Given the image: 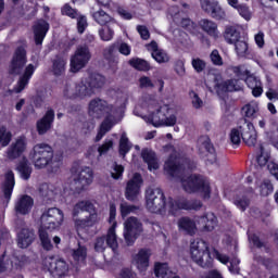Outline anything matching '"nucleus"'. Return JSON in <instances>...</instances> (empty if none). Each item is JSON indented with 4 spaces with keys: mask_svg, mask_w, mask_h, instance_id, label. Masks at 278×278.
<instances>
[{
    "mask_svg": "<svg viewBox=\"0 0 278 278\" xmlns=\"http://www.w3.org/2000/svg\"><path fill=\"white\" fill-rule=\"evenodd\" d=\"M141 110L147 113H140V106L135 109L137 116H142L146 123H150L153 127H175L177 125V106L164 100L155 98H147Z\"/></svg>",
    "mask_w": 278,
    "mask_h": 278,
    "instance_id": "1",
    "label": "nucleus"
},
{
    "mask_svg": "<svg viewBox=\"0 0 278 278\" xmlns=\"http://www.w3.org/2000/svg\"><path fill=\"white\" fill-rule=\"evenodd\" d=\"M201 201H189L187 199L165 200L164 192L160 189H148L146 191V207L152 214H177L179 210H199Z\"/></svg>",
    "mask_w": 278,
    "mask_h": 278,
    "instance_id": "2",
    "label": "nucleus"
},
{
    "mask_svg": "<svg viewBox=\"0 0 278 278\" xmlns=\"http://www.w3.org/2000/svg\"><path fill=\"white\" fill-rule=\"evenodd\" d=\"M125 110V103L121 106L113 108L108 101L96 98L89 102L88 114L91 118H104L102 122L98 135L96 136V142L103 139V136L123 121V112Z\"/></svg>",
    "mask_w": 278,
    "mask_h": 278,
    "instance_id": "3",
    "label": "nucleus"
},
{
    "mask_svg": "<svg viewBox=\"0 0 278 278\" xmlns=\"http://www.w3.org/2000/svg\"><path fill=\"white\" fill-rule=\"evenodd\" d=\"M105 86V77L100 74H93L88 78H83L78 84H66L63 88V96L67 99H86V97H92L99 90Z\"/></svg>",
    "mask_w": 278,
    "mask_h": 278,
    "instance_id": "4",
    "label": "nucleus"
},
{
    "mask_svg": "<svg viewBox=\"0 0 278 278\" xmlns=\"http://www.w3.org/2000/svg\"><path fill=\"white\" fill-rule=\"evenodd\" d=\"M190 255L193 262H195L198 266H202V268L210 266L214 258L218 260L222 264H227L229 262V257H227V255L220 254L218 251L211 249L207 242L203 239H195L191 241Z\"/></svg>",
    "mask_w": 278,
    "mask_h": 278,
    "instance_id": "5",
    "label": "nucleus"
},
{
    "mask_svg": "<svg viewBox=\"0 0 278 278\" xmlns=\"http://www.w3.org/2000/svg\"><path fill=\"white\" fill-rule=\"evenodd\" d=\"M72 218L76 229H90L99 223V215L94 211V205L88 200L76 203L72 210Z\"/></svg>",
    "mask_w": 278,
    "mask_h": 278,
    "instance_id": "6",
    "label": "nucleus"
},
{
    "mask_svg": "<svg viewBox=\"0 0 278 278\" xmlns=\"http://www.w3.org/2000/svg\"><path fill=\"white\" fill-rule=\"evenodd\" d=\"M181 186L185 192L192 194L199 192L204 199H210V180L201 175L192 174L181 178Z\"/></svg>",
    "mask_w": 278,
    "mask_h": 278,
    "instance_id": "7",
    "label": "nucleus"
},
{
    "mask_svg": "<svg viewBox=\"0 0 278 278\" xmlns=\"http://www.w3.org/2000/svg\"><path fill=\"white\" fill-rule=\"evenodd\" d=\"M64 225V212L58 207L46 208L40 216L39 228L58 231Z\"/></svg>",
    "mask_w": 278,
    "mask_h": 278,
    "instance_id": "8",
    "label": "nucleus"
},
{
    "mask_svg": "<svg viewBox=\"0 0 278 278\" xmlns=\"http://www.w3.org/2000/svg\"><path fill=\"white\" fill-rule=\"evenodd\" d=\"M30 159L35 164V168H45L49 166L53 160V148L47 143H37L33 148Z\"/></svg>",
    "mask_w": 278,
    "mask_h": 278,
    "instance_id": "9",
    "label": "nucleus"
},
{
    "mask_svg": "<svg viewBox=\"0 0 278 278\" xmlns=\"http://www.w3.org/2000/svg\"><path fill=\"white\" fill-rule=\"evenodd\" d=\"M94 181V172L90 167H81L74 175V181L71 185V190L76 194H81L85 190H88V186Z\"/></svg>",
    "mask_w": 278,
    "mask_h": 278,
    "instance_id": "10",
    "label": "nucleus"
},
{
    "mask_svg": "<svg viewBox=\"0 0 278 278\" xmlns=\"http://www.w3.org/2000/svg\"><path fill=\"white\" fill-rule=\"evenodd\" d=\"M45 270H49L54 278L66 277L68 275V264L64 260L48 256L42 262Z\"/></svg>",
    "mask_w": 278,
    "mask_h": 278,
    "instance_id": "11",
    "label": "nucleus"
},
{
    "mask_svg": "<svg viewBox=\"0 0 278 278\" xmlns=\"http://www.w3.org/2000/svg\"><path fill=\"white\" fill-rule=\"evenodd\" d=\"M90 49L87 46H79L74 55L71 58L70 71L71 73H79L81 68L90 62Z\"/></svg>",
    "mask_w": 278,
    "mask_h": 278,
    "instance_id": "12",
    "label": "nucleus"
},
{
    "mask_svg": "<svg viewBox=\"0 0 278 278\" xmlns=\"http://www.w3.org/2000/svg\"><path fill=\"white\" fill-rule=\"evenodd\" d=\"M109 223L111 227L108 230L105 242L112 251H116L118 249V237H116V227H118V224L116 223V204L111 203L110 204V217Z\"/></svg>",
    "mask_w": 278,
    "mask_h": 278,
    "instance_id": "13",
    "label": "nucleus"
},
{
    "mask_svg": "<svg viewBox=\"0 0 278 278\" xmlns=\"http://www.w3.org/2000/svg\"><path fill=\"white\" fill-rule=\"evenodd\" d=\"M142 233V224L136 217H129L124 223V238L126 243L134 244L136 242V238Z\"/></svg>",
    "mask_w": 278,
    "mask_h": 278,
    "instance_id": "14",
    "label": "nucleus"
},
{
    "mask_svg": "<svg viewBox=\"0 0 278 278\" xmlns=\"http://www.w3.org/2000/svg\"><path fill=\"white\" fill-rule=\"evenodd\" d=\"M142 188V176L135 174L126 185L125 197L127 201H138L140 189Z\"/></svg>",
    "mask_w": 278,
    "mask_h": 278,
    "instance_id": "15",
    "label": "nucleus"
},
{
    "mask_svg": "<svg viewBox=\"0 0 278 278\" xmlns=\"http://www.w3.org/2000/svg\"><path fill=\"white\" fill-rule=\"evenodd\" d=\"M230 71H232V73H235L236 77H238V79H230L228 81L225 83L224 85V90H226L227 92H235L238 90H242V79H244V77H247L248 72L242 70V67L240 66H232L230 67Z\"/></svg>",
    "mask_w": 278,
    "mask_h": 278,
    "instance_id": "16",
    "label": "nucleus"
},
{
    "mask_svg": "<svg viewBox=\"0 0 278 278\" xmlns=\"http://www.w3.org/2000/svg\"><path fill=\"white\" fill-rule=\"evenodd\" d=\"M25 64H27V52L24 50V48H18L13 56L9 70L10 74L18 75V73H21V70L23 68V66H25Z\"/></svg>",
    "mask_w": 278,
    "mask_h": 278,
    "instance_id": "17",
    "label": "nucleus"
},
{
    "mask_svg": "<svg viewBox=\"0 0 278 278\" xmlns=\"http://www.w3.org/2000/svg\"><path fill=\"white\" fill-rule=\"evenodd\" d=\"M240 129L243 142H245L248 147H255V143L257 142V130H255L253 123L245 122L240 126Z\"/></svg>",
    "mask_w": 278,
    "mask_h": 278,
    "instance_id": "18",
    "label": "nucleus"
},
{
    "mask_svg": "<svg viewBox=\"0 0 278 278\" xmlns=\"http://www.w3.org/2000/svg\"><path fill=\"white\" fill-rule=\"evenodd\" d=\"M27 149V139L25 137H18L8 149L7 156L9 160H16L21 157Z\"/></svg>",
    "mask_w": 278,
    "mask_h": 278,
    "instance_id": "19",
    "label": "nucleus"
},
{
    "mask_svg": "<svg viewBox=\"0 0 278 278\" xmlns=\"http://www.w3.org/2000/svg\"><path fill=\"white\" fill-rule=\"evenodd\" d=\"M201 7L204 12H207V14H211L213 18H217L220 21V18H225V10L218 4L217 1H211V0H201Z\"/></svg>",
    "mask_w": 278,
    "mask_h": 278,
    "instance_id": "20",
    "label": "nucleus"
},
{
    "mask_svg": "<svg viewBox=\"0 0 278 278\" xmlns=\"http://www.w3.org/2000/svg\"><path fill=\"white\" fill-rule=\"evenodd\" d=\"M195 223L204 231H214L218 227V218L214 213H206L204 216L195 218Z\"/></svg>",
    "mask_w": 278,
    "mask_h": 278,
    "instance_id": "21",
    "label": "nucleus"
},
{
    "mask_svg": "<svg viewBox=\"0 0 278 278\" xmlns=\"http://www.w3.org/2000/svg\"><path fill=\"white\" fill-rule=\"evenodd\" d=\"M18 258L16 257H8L3 255L0 260V274L5 277L8 275H12L14 270H18Z\"/></svg>",
    "mask_w": 278,
    "mask_h": 278,
    "instance_id": "22",
    "label": "nucleus"
},
{
    "mask_svg": "<svg viewBox=\"0 0 278 278\" xmlns=\"http://www.w3.org/2000/svg\"><path fill=\"white\" fill-rule=\"evenodd\" d=\"M34 73H36V66L34 64H28L22 76L20 77V80L17 81L16 87L14 88V92H23L25 88H27V84H29V79H31Z\"/></svg>",
    "mask_w": 278,
    "mask_h": 278,
    "instance_id": "23",
    "label": "nucleus"
},
{
    "mask_svg": "<svg viewBox=\"0 0 278 278\" xmlns=\"http://www.w3.org/2000/svg\"><path fill=\"white\" fill-rule=\"evenodd\" d=\"M54 118L55 112H53V110H48L45 116L37 122V131L40 136L47 134L49 129H51Z\"/></svg>",
    "mask_w": 278,
    "mask_h": 278,
    "instance_id": "24",
    "label": "nucleus"
},
{
    "mask_svg": "<svg viewBox=\"0 0 278 278\" xmlns=\"http://www.w3.org/2000/svg\"><path fill=\"white\" fill-rule=\"evenodd\" d=\"M148 51H151V55L155 62L159 64H166V62H169L170 56H168V53L166 51L157 48V42L152 41L147 46Z\"/></svg>",
    "mask_w": 278,
    "mask_h": 278,
    "instance_id": "25",
    "label": "nucleus"
},
{
    "mask_svg": "<svg viewBox=\"0 0 278 278\" xmlns=\"http://www.w3.org/2000/svg\"><path fill=\"white\" fill-rule=\"evenodd\" d=\"M201 153L206 164L218 165V155L216 154V150L214 149V146L212 143H203L201 148Z\"/></svg>",
    "mask_w": 278,
    "mask_h": 278,
    "instance_id": "26",
    "label": "nucleus"
},
{
    "mask_svg": "<svg viewBox=\"0 0 278 278\" xmlns=\"http://www.w3.org/2000/svg\"><path fill=\"white\" fill-rule=\"evenodd\" d=\"M167 151L168 153L173 154H170L169 159L165 162L164 170L167 175L175 177V175H178V173L181 170V167L177 165V161H175V148L169 146Z\"/></svg>",
    "mask_w": 278,
    "mask_h": 278,
    "instance_id": "27",
    "label": "nucleus"
},
{
    "mask_svg": "<svg viewBox=\"0 0 278 278\" xmlns=\"http://www.w3.org/2000/svg\"><path fill=\"white\" fill-rule=\"evenodd\" d=\"M47 31H49V23L45 20H39L34 25V37L36 45H42V40L47 36Z\"/></svg>",
    "mask_w": 278,
    "mask_h": 278,
    "instance_id": "28",
    "label": "nucleus"
},
{
    "mask_svg": "<svg viewBox=\"0 0 278 278\" xmlns=\"http://www.w3.org/2000/svg\"><path fill=\"white\" fill-rule=\"evenodd\" d=\"M34 207V199L29 195H22L15 203V212L17 214H29Z\"/></svg>",
    "mask_w": 278,
    "mask_h": 278,
    "instance_id": "29",
    "label": "nucleus"
},
{
    "mask_svg": "<svg viewBox=\"0 0 278 278\" xmlns=\"http://www.w3.org/2000/svg\"><path fill=\"white\" fill-rule=\"evenodd\" d=\"M14 186H15L14 172L8 170L4 174V182L2 185V192L7 201H10L12 197V191L14 190Z\"/></svg>",
    "mask_w": 278,
    "mask_h": 278,
    "instance_id": "30",
    "label": "nucleus"
},
{
    "mask_svg": "<svg viewBox=\"0 0 278 278\" xmlns=\"http://www.w3.org/2000/svg\"><path fill=\"white\" fill-rule=\"evenodd\" d=\"M31 242H34L33 230L23 228L20 232H17V247H20V249H27Z\"/></svg>",
    "mask_w": 278,
    "mask_h": 278,
    "instance_id": "31",
    "label": "nucleus"
},
{
    "mask_svg": "<svg viewBox=\"0 0 278 278\" xmlns=\"http://www.w3.org/2000/svg\"><path fill=\"white\" fill-rule=\"evenodd\" d=\"M149 257H151V252L149 250H141L135 256L134 262L141 273L149 268Z\"/></svg>",
    "mask_w": 278,
    "mask_h": 278,
    "instance_id": "32",
    "label": "nucleus"
},
{
    "mask_svg": "<svg viewBox=\"0 0 278 278\" xmlns=\"http://www.w3.org/2000/svg\"><path fill=\"white\" fill-rule=\"evenodd\" d=\"M245 84L252 89L253 97H262V93L264 92L262 80L254 76H248L245 78Z\"/></svg>",
    "mask_w": 278,
    "mask_h": 278,
    "instance_id": "33",
    "label": "nucleus"
},
{
    "mask_svg": "<svg viewBox=\"0 0 278 278\" xmlns=\"http://www.w3.org/2000/svg\"><path fill=\"white\" fill-rule=\"evenodd\" d=\"M141 157L144 162H147L149 170H157L160 168V163L155 157V152L151 150H143Z\"/></svg>",
    "mask_w": 278,
    "mask_h": 278,
    "instance_id": "34",
    "label": "nucleus"
},
{
    "mask_svg": "<svg viewBox=\"0 0 278 278\" xmlns=\"http://www.w3.org/2000/svg\"><path fill=\"white\" fill-rule=\"evenodd\" d=\"M178 227L181 231H186L189 236L197 233V224L188 217H182L178 220Z\"/></svg>",
    "mask_w": 278,
    "mask_h": 278,
    "instance_id": "35",
    "label": "nucleus"
},
{
    "mask_svg": "<svg viewBox=\"0 0 278 278\" xmlns=\"http://www.w3.org/2000/svg\"><path fill=\"white\" fill-rule=\"evenodd\" d=\"M92 16L99 25H116V21L102 10L94 12Z\"/></svg>",
    "mask_w": 278,
    "mask_h": 278,
    "instance_id": "36",
    "label": "nucleus"
},
{
    "mask_svg": "<svg viewBox=\"0 0 278 278\" xmlns=\"http://www.w3.org/2000/svg\"><path fill=\"white\" fill-rule=\"evenodd\" d=\"M224 38L228 45H235V42L241 40L240 33L233 26L226 27Z\"/></svg>",
    "mask_w": 278,
    "mask_h": 278,
    "instance_id": "37",
    "label": "nucleus"
},
{
    "mask_svg": "<svg viewBox=\"0 0 278 278\" xmlns=\"http://www.w3.org/2000/svg\"><path fill=\"white\" fill-rule=\"evenodd\" d=\"M260 112V103L252 101L242 108V114L247 118H255Z\"/></svg>",
    "mask_w": 278,
    "mask_h": 278,
    "instance_id": "38",
    "label": "nucleus"
},
{
    "mask_svg": "<svg viewBox=\"0 0 278 278\" xmlns=\"http://www.w3.org/2000/svg\"><path fill=\"white\" fill-rule=\"evenodd\" d=\"M114 25L115 24H106L98 30L100 39H102L103 42H110V40L114 38Z\"/></svg>",
    "mask_w": 278,
    "mask_h": 278,
    "instance_id": "39",
    "label": "nucleus"
},
{
    "mask_svg": "<svg viewBox=\"0 0 278 278\" xmlns=\"http://www.w3.org/2000/svg\"><path fill=\"white\" fill-rule=\"evenodd\" d=\"M154 273L157 278L173 277V271L168 268V264L166 263H156L154 266Z\"/></svg>",
    "mask_w": 278,
    "mask_h": 278,
    "instance_id": "40",
    "label": "nucleus"
},
{
    "mask_svg": "<svg viewBox=\"0 0 278 278\" xmlns=\"http://www.w3.org/2000/svg\"><path fill=\"white\" fill-rule=\"evenodd\" d=\"M200 26L202 27L203 31L208 34V36H213L214 38L218 36V26L216 25V23L210 20H202L200 22Z\"/></svg>",
    "mask_w": 278,
    "mask_h": 278,
    "instance_id": "41",
    "label": "nucleus"
},
{
    "mask_svg": "<svg viewBox=\"0 0 278 278\" xmlns=\"http://www.w3.org/2000/svg\"><path fill=\"white\" fill-rule=\"evenodd\" d=\"M48 229L39 228V240L42 249L45 251H51L53 249V243H51V238H49Z\"/></svg>",
    "mask_w": 278,
    "mask_h": 278,
    "instance_id": "42",
    "label": "nucleus"
},
{
    "mask_svg": "<svg viewBox=\"0 0 278 278\" xmlns=\"http://www.w3.org/2000/svg\"><path fill=\"white\" fill-rule=\"evenodd\" d=\"M115 49H116V47L114 45H111V46L106 47L103 51V55H104L105 60H108L110 62V64L112 65L113 68H116V64H118V58L116 55H114Z\"/></svg>",
    "mask_w": 278,
    "mask_h": 278,
    "instance_id": "43",
    "label": "nucleus"
},
{
    "mask_svg": "<svg viewBox=\"0 0 278 278\" xmlns=\"http://www.w3.org/2000/svg\"><path fill=\"white\" fill-rule=\"evenodd\" d=\"M235 45V51L239 58H247L249 55V43L247 41L239 39Z\"/></svg>",
    "mask_w": 278,
    "mask_h": 278,
    "instance_id": "44",
    "label": "nucleus"
},
{
    "mask_svg": "<svg viewBox=\"0 0 278 278\" xmlns=\"http://www.w3.org/2000/svg\"><path fill=\"white\" fill-rule=\"evenodd\" d=\"M65 71H66V59L58 58L53 62L52 73L59 76V75H64Z\"/></svg>",
    "mask_w": 278,
    "mask_h": 278,
    "instance_id": "45",
    "label": "nucleus"
},
{
    "mask_svg": "<svg viewBox=\"0 0 278 278\" xmlns=\"http://www.w3.org/2000/svg\"><path fill=\"white\" fill-rule=\"evenodd\" d=\"M119 212H121L122 218H127L129 214H135V212H138V206L134 204H129L127 202H122L119 204Z\"/></svg>",
    "mask_w": 278,
    "mask_h": 278,
    "instance_id": "46",
    "label": "nucleus"
},
{
    "mask_svg": "<svg viewBox=\"0 0 278 278\" xmlns=\"http://www.w3.org/2000/svg\"><path fill=\"white\" fill-rule=\"evenodd\" d=\"M130 66H132V68H136L137 71H150L151 65H149V62L142 60V59H131L129 61Z\"/></svg>",
    "mask_w": 278,
    "mask_h": 278,
    "instance_id": "47",
    "label": "nucleus"
},
{
    "mask_svg": "<svg viewBox=\"0 0 278 278\" xmlns=\"http://www.w3.org/2000/svg\"><path fill=\"white\" fill-rule=\"evenodd\" d=\"M129 149H131V143H129V139L127 138V134H123L119 140V153L121 155H127L129 153Z\"/></svg>",
    "mask_w": 278,
    "mask_h": 278,
    "instance_id": "48",
    "label": "nucleus"
},
{
    "mask_svg": "<svg viewBox=\"0 0 278 278\" xmlns=\"http://www.w3.org/2000/svg\"><path fill=\"white\" fill-rule=\"evenodd\" d=\"M17 170L21 174L22 179H28L31 175V167L27 163V160H24L18 166Z\"/></svg>",
    "mask_w": 278,
    "mask_h": 278,
    "instance_id": "49",
    "label": "nucleus"
},
{
    "mask_svg": "<svg viewBox=\"0 0 278 278\" xmlns=\"http://www.w3.org/2000/svg\"><path fill=\"white\" fill-rule=\"evenodd\" d=\"M12 141V132L8 131L5 127H0V147H8Z\"/></svg>",
    "mask_w": 278,
    "mask_h": 278,
    "instance_id": "50",
    "label": "nucleus"
},
{
    "mask_svg": "<svg viewBox=\"0 0 278 278\" xmlns=\"http://www.w3.org/2000/svg\"><path fill=\"white\" fill-rule=\"evenodd\" d=\"M88 252L85 247L79 245L76 250L73 251V257L75 262L84 263L86 262V257Z\"/></svg>",
    "mask_w": 278,
    "mask_h": 278,
    "instance_id": "51",
    "label": "nucleus"
},
{
    "mask_svg": "<svg viewBox=\"0 0 278 278\" xmlns=\"http://www.w3.org/2000/svg\"><path fill=\"white\" fill-rule=\"evenodd\" d=\"M269 157L270 154L261 147V154L256 159L258 166H261V168L266 166L268 164Z\"/></svg>",
    "mask_w": 278,
    "mask_h": 278,
    "instance_id": "52",
    "label": "nucleus"
},
{
    "mask_svg": "<svg viewBox=\"0 0 278 278\" xmlns=\"http://www.w3.org/2000/svg\"><path fill=\"white\" fill-rule=\"evenodd\" d=\"M241 140H242V131H241L240 127H239V129H236V128L232 129L230 131V142L232 144H235L236 147H238V144H240Z\"/></svg>",
    "mask_w": 278,
    "mask_h": 278,
    "instance_id": "53",
    "label": "nucleus"
},
{
    "mask_svg": "<svg viewBox=\"0 0 278 278\" xmlns=\"http://www.w3.org/2000/svg\"><path fill=\"white\" fill-rule=\"evenodd\" d=\"M235 10L239 12L242 18H244L245 21H251V11L249 10V7L244 4H238L237 7H235Z\"/></svg>",
    "mask_w": 278,
    "mask_h": 278,
    "instance_id": "54",
    "label": "nucleus"
},
{
    "mask_svg": "<svg viewBox=\"0 0 278 278\" xmlns=\"http://www.w3.org/2000/svg\"><path fill=\"white\" fill-rule=\"evenodd\" d=\"M273 190H274L273 184H270L269 180H265V181L260 186L261 197H268V194H271Z\"/></svg>",
    "mask_w": 278,
    "mask_h": 278,
    "instance_id": "55",
    "label": "nucleus"
},
{
    "mask_svg": "<svg viewBox=\"0 0 278 278\" xmlns=\"http://www.w3.org/2000/svg\"><path fill=\"white\" fill-rule=\"evenodd\" d=\"M191 64L197 73H203V71H205L206 63L202 59L194 58Z\"/></svg>",
    "mask_w": 278,
    "mask_h": 278,
    "instance_id": "56",
    "label": "nucleus"
},
{
    "mask_svg": "<svg viewBox=\"0 0 278 278\" xmlns=\"http://www.w3.org/2000/svg\"><path fill=\"white\" fill-rule=\"evenodd\" d=\"M123 173H125V167H123V165L114 163L111 170V176L113 177V179H121L123 177Z\"/></svg>",
    "mask_w": 278,
    "mask_h": 278,
    "instance_id": "57",
    "label": "nucleus"
},
{
    "mask_svg": "<svg viewBox=\"0 0 278 278\" xmlns=\"http://www.w3.org/2000/svg\"><path fill=\"white\" fill-rule=\"evenodd\" d=\"M76 18L78 33L84 34V31H86V28L88 27V21L86 20V16L79 15V13Z\"/></svg>",
    "mask_w": 278,
    "mask_h": 278,
    "instance_id": "58",
    "label": "nucleus"
},
{
    "mask_svg": "<svg viewBox=\"0 0 278 278\" xmlns=\"http://www.w3.org/2000/svg\"><path fill=\"white\" fill-rule=\"evenodd\" d=\"M112 147H114V141L112 139H106L103 144L98 148L99 155H105Z\"/></svg>",
    "mask_w": 278,
    "mask_h": 278,
    "instance_id": "59",
    "label": "nucleus"
},
{
    "mask_svg": "<svg viewBox=\"0 0 278 278\" xmlns=\"http://www.w3.org/2000/svg\"><path fill=\"white\" fill-rule=\"evenodd\" d=\"M108 248V242L105 241V237H100L94 242V250L98 253H103Z\"/></svg>",
    "mask_w": 278,
    "mask_h": 278,
    "instance_id": "60",
    "label": "nucleus"
},
{
    "mask_svg": "<svg viewBox=\"0 0 278 278\" xmlns=\"http://www.w3.org/2000/svg\"><path fill=\"white\" fill-rule=\"evenodd\" d=\"M210 58L214 66H223V56H220V52H218V50H213Z\"/></svg>",
    "mask_w": 278,
    "mask_h": 278,
    "instance_id": "61",
    "label": "nucleus"
},
{
    "mask_svg": "<svg viewBox=\"0 0 278 278\" xmlns=\"http://www.w3.org/2000/svg\"><path fill=\"white\" fill-rule=\"evenodd\" d=\"M61 12L64 16H70V18H76L79 13L73 8H71V4H65L62 9Z\"/></svg>",
    "mask_w": 278,
    "mask_h": 278,
    "instance_id": "62",
    "label": "nucleus"
},
{
    "mask_svg": "<svg viewBox=\"0 0 278 278\" xmlns=\"http://www.w3.org/2000/svg\"><path fill=\"white\" fill-rule=\"evenodd\" d=\"M189 94H190V99L193 108L195 110H200V108L203 105V100H201L199 98V94H197V92L194 91H191Z\"/></svg>",
    "mask_w": 278,
    "mask_h": 278,
    "instance_id": "63",
    "label": "nucleus"
},
{
    "mask_svg": "<svg viewBox=\"0 0 278 278\" xmlns=\"http://www.w3.org/2000/svg\"><path fill=\"white\" fill-rule=\"evenodd\" d=\"M154 84H153V80H151L148 76H142L139 78V87L140 88H146V89H149V88H154Z\"/></svg>",
    "mask_w": 278,
    "mask_h": 278,
    "instance_id": "64",
    "label": "nucleus"
}]
</instances>
